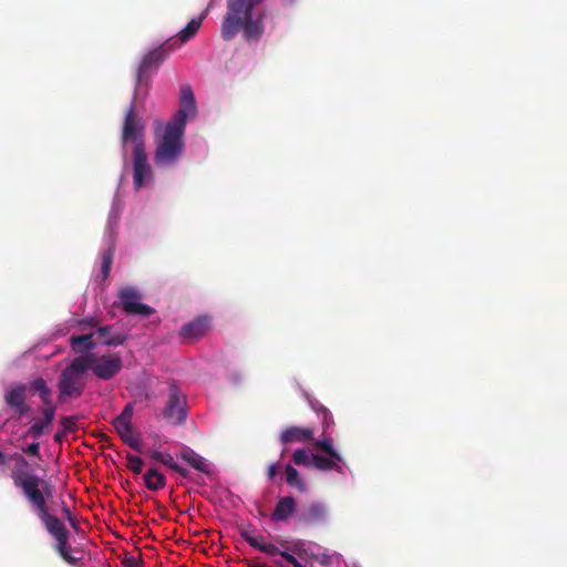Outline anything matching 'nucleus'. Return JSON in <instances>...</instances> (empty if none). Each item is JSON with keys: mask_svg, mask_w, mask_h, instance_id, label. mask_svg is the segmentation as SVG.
<instances>
[{"mask_svg": "<svg viewBox=\"0 0 567 567\" xmlns=\"http://www.w3.org/2000/svg\"><path fill=\"white\" fill-rule=\"evenodd\" d=\"M291 551L297 555L301 559H307L309 555V550L305 547V543L302 540H297L291 546Z\"/></svg>", "mask_w": 567, "mask_h": 567, "instance_id": "nucleus-35", "label": "nucleus"}, {"mask_svg": "<svg viewBox=\"0 0 567 567\" xmlns=\"http://www.w3.org/2000/svg\"><path fill=\"white\" fill-rule=\"evenodd\" d=\"M162 464H164L165 466L169 467L173 471L178 468V464L174 461V458L171 454H165V457H164Z\"/></svg>", "mask_w": 567, "mask_h": 567, "instance_id": "nucleus-40", "label": "nucleus"}, {"mask_svg": "<svg viewBox=\"0 0 567 567\" xmlns=\"http://www.w3.org/2000/svg\"><path fill=\"white\" fill-rule=\"evenodd\" d=\"M176 43V39L171 38L144 55L137 69L136 85L142 83L150 70L157 69L168 58Z\"/></svg>", "mask_w": 567, "mask_h": 567, "instance_id": "nucleus-6", "label": "nucleus"}, {"mask_svg": "<svg viewBox=\"0 0 567 567\" xmlns=\"http://www.w3.org/2000/svg\"><path fill=\"white\" fill-rule=\"evenodd\" d=\"M204 17H205V14L200 16L199 18L192 19L186 24V27L178 32V39L176 40L177 43L175 47L183 45L184 43L188 42L192 38H194L196 35V33L198 32V30L202 25Z\"/></svg>", "mask_w": 567, "mask_h": 567, "instance_id": "nucleus-23", "label": "nucleus"}, {"mask_svg": "<svg viewBox=\"0 0 567 567\" xmlns=\"http://www.w3.org/2000/svg\"><path fill=\"white\" fill-rule=\"evenodd\" d=\"M279 463H274V464H270L267 468V476L270 481H272L276 475L278 474V471H279Z\"/></svg>", "mask_w": 567, "mask_h": 567, "instance_id": "nucleus-41", "label": "nucleus"}, {"mask_svg": "<svg viewBox=\"0 0 567 567\" xmlns=\"http://www.w3.org/2000/svg\"><path fill=\"white\" fill-rule=\"evenodd\" d=\"M326 507L320 502H312L305 505L298 513L297 518L300 524L316 525L326 518Z\"/></svg>", "mask_w": 567, "mask_h": 567, "instance_id": "nucleus-14", "label": "nucleus"}, {"mask_svg": "<svg viewBox=\"0 0 567 567\" xmlns=\"http://www.w3.org/2000/svg\"><path fill=\"white\" fill-rule=\"evenodd\" d=\"M185 127L167 123L164 133L156 137L154 163L159 168L172 167L184 151L183 135Z\"/></svg>", "mask_w": 567, "mask_h": 567, "instance_id": "nucleus-2", "label": "nucleus"}, {"mask_svg": "<svg viewBox=\"0 0 567 567\" xmlns=\"http://www.w3.org/2000/svg\"><path fill=\"white\" fill-rule=\"evenodd\" d=\"M6 463V455L0 451V464Z\"/></svg>", "mask_w": 567, "mask_h": 567, "instance_id": "nucleus-50", "label": "nucleus"}, {"mask_svg": "<svg viewBox=\"0 0 567 567\" xmlns=\"http://www.w3.org/2000/svg\"><path fill=\"white\" fill-rule=\"evenodd\" d=\"M151 458L156 461V462H159V463H163V460L165 457V454L158 452V451H153L151 454H150Z\"/></svg>", "mask_w": 567, "mask_h": 567, "instance_id": "nucleus-45", "label": "nucleus"}, {"mask_svg": "<svg viewBox=\"0 0 567 567\" xmlns=\"http://www.w3.org/2000/svg\"><path fill=\"white\" fill-rule=\"evenodd\" d=\"M89 323H90V326H92V327L97 326V321H96L95 319H91V321H90Z\"/></svg>", "mask_w": 567, "mask_h": 567, "instance_id": "nucleus-52", "label": "nucleus"}, {"mask_svg": "<svg viewBox=\"0 0 567 567\" xmlns=\"http://www.w3.org/2000/svg\"><path fill=\"white\" fill-rule=\"evenodd\" d=\"M144 484L150 491H158L164 488L166 484L165 476L156 468H150L143 476Z\"/></svg>", "mask_w": 567, "mask_h": 567, "instance_id": "nucleus-24", "label": "nucleus"}, {"mask_svg": "<svg viewBox=\"0 0 567 567\" xmlns=\"http://www.w3.org/2000/svg\"><path fill=\"white\" fill-rule=\"evenodd\" d=\"M94 333H86L82 336H72L70 338L71 348L81 355L89 354L95 348Z\"/></svg>", "mask_w": 567, "mask_h": 567, "instance_id": "nucleus-19", "label": "nucleus"}, {"mask_svg": "<svg viewBox=\"0 0 567 567\" xmlns=\"http://www.w3.org/2000/svg\"><path fill=\"white\" fill-rule=\"evenodd\" d=\"M80 357L84 359L86 371L91 370L96 378L104 381L113 379L123 368V360L118 353L103 355L89 353Z\"/></svg>", "mask_w": 567, "mask_h": 567, "instance_id": "nucleus-5", "label": "nucleus"}, {"mask_svg": "<svg viewBox=\"0 0 567 567\" xmlns=\"http://www.w3.org/2000/svg\"><path fill=\"white\" fill-rule=\"evenodd\" d=\"M313 445L317 449H319L322 452H324L331 458H333L336 461H339V462L343 461L342 456L334 450L331 437H326V439H322V440H318V441L315 442Z\"/></svg>", "mask_w": 567, "mask_h": 567, "instance_id": "nucleus-28", "label": "nucleus"}, {"mask_svg": "<svg viewBox=\"0 0 567 567\" xmlns=\"http://www.w3.org/2000/svg\"><path fill=\"white\" fill-rule=\"evenodd\" d=\"M86 367L84 359L76 357L60 374L58 381L59 401L66 398H80L85 388L84 374Z\"/></svg>", "mask_w": 567, "mask_h": 567, "instance_id": "nucleus-4", "label": "nucleus"}, {"mask_svg": "<svg viewBox=\"0 0 567 567\" xmlns=\"http://www.w3.org/2000/svg\"><path fill=\"white\" fill-rule=\"evenodd\" d=\"M185 396L175 383L168 388V398L163 411L164 417L175 423H183L186 420Z\"/></svg>", "mask_w": 567, "mask_h": 567, "instance_id": "nucleus-10", "label": "nucleus"}, {"mask_svg": "<svg viewBox=\"0 0 567 567\" xmlns=\"http://www.w3.org/2000/svg\"><path fill=\"white\" fill-rule=\"evenodd\" d=\"M118 298L124 312L128 315H137L147 318L154 313V309L145 303H142L141 292L133 287H125L120 290Z\"/></svg>", "mask_w": 567, "mask_h": 567, "instance_id": "nucleus-9", "label": "nucleus"}, {"mask_svg": "<svg viewBox=\"0 0 567 567\" xmlns=\"http://www.w3.org/2000/svg\"><path fill=\"white\" fill-rule=\"evenodd\" d=\"M62 514L65 516V518L72 516V513L70 511V508L68 507V505L65 504V502L62 501Z\"/></svg>", "mask_w": 567, "mask_h": 567, "instance_id": "nucleus-46", "label": "nucleus"}, {"mask_svg": "<svg viewBox=\"0 0 567 567\" xmlns=\"http://www.w3.org/2000/svg\"><path fill=\"white\" fill-rule=\"evenodd\" d=\"M196 100L189 85H184L181 90L179 109L172 117L169 123L185 127L188 115L196 113Z\"/></svg>", "mask_w": 567, "mask_h": 567, "instance_id": "nucleus-11", "label": "nucleus"}, {"mask_svg": "<svg viewBox=\"0 0 567 567\" xmlns=\"http://www.w3.org/2000/svg\"><path fill=\"white\" fill-rule=\"evenodd\" d=\"M122 441L136 452H142L141 441L134 436L132 423L113 424Z\"/></svg>", "mask_w": 567, "mask_h": 567, "instance_id": "nucleus-20", "label": "nucleus"}, {"mask_svg": "<svg viewBox=\"0 0 567 567\" xmlns=\"http://www.w3.org/2000/svg\"><path fill=\"white\" fill-rule=\"evenodd\" d=\"M153 178L144 143L138 142L133 148V183L136 189L142 188Z\"/></svg>", "mask_w": 567, "mask_h": 567, "instance_id": "nucleus-8", "label": "nucleus"}, {"mask_svg": "<svg viewBox=\"0 0 567 567\" xmlns=\"http://www.w3.org/2000/svg\"><path fill=\"white\" fill-rule=\"evenodd\" d=\"M140 560H137L136 558L134 557H130V558H126L124 561H123V565L125 567H138L140 566Z\"/></svg>", "mask_w": 567, "mask_h": 567, "instance_id": "nucleus-43", "label": "nucleus"}, {"mask_svg": "<svg viewBox=\"0 0 567 567\" xmlns=\"http://www.w3.org/2000/svg\"><path fill=\"white\" fill-rule=\"evenodd\" d=\"M14 458H16V460L19 462V464H20V465H22V466H28V465H29L28 461H27L22 455H20V454H16V455H14Z\"/></svg>", "mask_w": 567, "mask_h": 567, "instance_id": "nucleus-48", "label": "nucleus"}, {"mask_svg": "<svg viewBox=\"0 0 567 567\" xmlns=\"http://www.w3.org/2000/svg\"><path fill=\"white\" fill-rule=\"evenodd\" d=\"M281 551L282 550H280L276 545H274L271 543L265 544V546H262V548H261V553H265L269 556L280 555Z\"/></svg>", "mask_w": 567, "mask_h": 567, "instance_id": "nucleus-37", "label": "nucleus"}, {"mask_svg": "<svg viewBox=\"0 0 567 567\" xmlns=\"http://www.w3.org/2000/svg\"><path fill=\"white\" fill-rule=\"evenodd\" d=\"M286 483L295 487L298 492L303 493L307 489L305 481L301 478L299 472L290 464L285 467Z\"/></svg>", "mask_w": 567, "mask_h": 567, "instance_id": "nucleus-26", "label": "nucleus"}, {"mask_svg": "<svg viewBox=\"0 0 567 567\" xmlns=\"http://www.w3.org/2000/svg\"><path fill=\"white\" fill-rule=\"evenodd\" d=\"M279 440L282 444L308 442L313 440V430L311 427L289 426L280 433Z\"/></svg>", "mask_w": 567, "mask_h": 567, "instance_id": "nucleus-15", "label": "nucleus"}, {"mask_svg": "<svg viewBox=\"0 0 567 567\" xmlns=\"http://www.w3.org/2000/svg\"><path fill=\"white\" fill-rule=\"evenodd\" d=\"M264 14H259L256 19L252 17L248 19L240 30H243L246 40H259L264 33Z\"/></svg>", "mask_w": 567, "mask_h": 567, "instance_id": "nucleus-18", "label": "nucleus"}, {"mask_svg": "<svg viewBox=\"0 0 567 567\" xmlns=\"http://www.w3.org/2000/svg\"><path fill=\"white\" fill-rule=\"evenodd\" d=\"M280 556L286 560L288 561L289 564H291L293 567H297L298 565H300L301 563L290 553L288 551H285L282 550L280 553Z\"/></svg>", "mask_w": 567, "mask_h": 567, "instance_id": "nucleus-39", "label": "nucleus"}, {"mask_svg": "<svg viewBox=\"0 0 567 567\" xmlns=\"http://www.w3.org/2000/svg\"><path fill=\"white\" fill-rule=\"evenodd\" d=\"M16 487L20 488L34 507L38 517L45 526L48 533L55 539V550L61 558L72 565L76 566L80 558L71 554L69 546L70 533L60 518L50 514L47 505V499L52 496L53 486L40 478L37 474L30 472L12 473L11 475Z\"/></svg>", "mask_w": 567, "mask_h": 567, "instance_id": "nucleus-1", "label": "nucleus"}, {"mask_svg": "<svg viewBox=\"0 0 567 567\" xmlns=\"http://www.w3.org/2000/svg\"><path fill=\"white\" fill-rule=\"evenodd\" d=\"M23 452L31 456H39L40 455V445L37 442L31 443L27 447L23 449Z\"/></svg>", "mask_w": 567, "mask_h": 567, "instance_id": "nucleus-38", "label": "nucleus"}, {"mask_svg": "<svg viewBox=\"0 0 567 567\" xmlns=\"http://www.w3.org/2000/svg\"><path fill=\"white\" fill-rule=\"evenodd\" d=\"M30 390L38 394L44 406L53 405L52 403V390L48 386L47 382L42 378L34 379L30 385Z\"/></svg>", "mask_w": 567, "mask_h": 567, "instance_id": "nucleus-22", "label": "nucleus"}, {"mask_svg": "<svg viewBox=\"0 0 567 567\" xmlns=\"http://www.w3.org/2000/svg\"><path fill=\"white\" fill-rule=\"evenodd\" d=\"M111 330V326H104L99 328L95 334L103 339L105 346H122L126 341V337L124 334L110 336Z\"/></svg>", "mask_w": 567, "mask_h": 567, "instance_id": "nucleus-27", "label": "nucleus"}, {"mask_svg": "<svg viewBox=\"0 0 567 567\" xmlns=\"http://www.w3.org/2000/svg\"><path fill=\"white\" fill-rule=\"evenodd\" d=\"M297 511V503L292 496L280 497L271 513L272 522H286Z\"/></svg>", "mask_w": 567, "mask_h": 567, "instance_id": "nucleus-16", "label": "nucleus"}, {"mask_svg": "<svg viewBox=\"0 0 567 567\" xmlns=\"http://www.w3.org/2000/svg\"><path fill=\"white\" fill-rule=\"evenodd\" d=\"M109 436L106 434L101 435V442L107 441Z\"/></svg>", "mask_w": 567, "mask_h": 567, "instance_id": "nucleus-53", "label": "nucleus"}, {"mask_svg": "<svg viewBox=\"0 0 567 567\" xmlns=\"http://www.w3.org/2000/svg\"><path fill=\"white\" fill-rule=\"evenodd\" d=\"M261 0H227V12L224 17L220 35L225 41L235 38L240 25L252 17L254 8Z\"/></svg>", "mask_w": 567, "mask_h": 567, "instance_id": "nucleus-3", "label": "nucleus"}, {"mask_svg": "<svg viewBox=\"0 0 567 567\" xmlns=\"http://www.w3.org/2000/svg\"><path fill=\"white\" fill-rule=\"evenodd\" d=\"M27 391L28 385L24 383H17L4 389V404L17 419H21L30 411V406L27 403Z\"/></svg>", "mask_w": 567, "mask_h": 567, "instance_id": "nucleus-7", "label": "nucleus"}, {"mask_svg": "<svg viewBox=\"0 0 567 567\" xmlns=\"http://www.w3.org/2000/svg\"><path fill=\"white\" fill-rule=\"evenodd\" d=\"M179 457L185 461L189 466L193 468L202 472V473H208V466L206 464V461L203 456L198 455L194 450L185 446Z\"/></svg>", "mask_w": 567, "mask_h": 567, "instance_id": "nucleus-21", "label": "nucleus"}, {"mask_svg": "<svg viewBox=\"0 0 567 567\" xmlns=\"http://www.w3.org/2000/svg\"><path fill=\"white\" fill-rule=\"evenodd\" d=\"M66 519L69 520L70 525H71L74 529H76V528H78V520H76V518H75L73 515H72V516H70V517H68Z\"/></svg>", "mask_w": 567, "mask_h": 567, "instance_id": "nucleus-49", "label": "nucleus"}, {"mask_svg": "<svg viewBox=\"0 0 567 567\" xmlns=\"http://www.w3.org/2000/svg\"><path fill=\"white\" fill-rule=\"evenodd\" d=\"M316 560L323 566H328L330 564V556L327 554H319V556H316Z\"/></svg>", "mask_w": 567, "mask_h": 567, "instance_id": "nucleus-42", "label": "nucleus"}, {"mask_svg": "<svg viewBox=\"0 0 567 567\" xmlns=\"http://www.w3.org/2000/svg\"><path fill=\"white\" fill-rule=\"evenodd\" d=\"M54 414H55L54 405L44 406V409L42 410L43 419L39 422H35L34 424H32L30 426V429L28 431V435L34 440L40 439L42 436V434L44 433V429L48 427L49 425H51V423L53 422Z\"/></svg>", "mask_w": 567, "mask_h": 567, "instance_id": "nucleus-17", "label": "nucleus"}, {"mask_svg": "<svg viewBox=\"0 0 567 567\" xmlns=\"http://www.w3.org/2000/svg\"><path fill=\"white\" fill-rule=\"evenodd\" d=\"M252 567H268V566H266V565H260V564H259V565H255V566H252Z\"/></svg>", "mask_w": 567, "mask_h": 567, "instance_id": "nucleus-54", "label": "nucleus"}, {"mask_svg": "<svg viewBox=\"0 0 567 567\" xmlns=\"http://www.w3.org/2000/svg\"><path fill=\"white\" fill-rule=\"evenodd\" d=\"M112 260H113L112 251L111 250L105 251L103 255V258H102V267H101L102 279H106L109 277L110 271H111Z\"/></svg>", "mask_w": 567, "mask_h": 567, "instance_id": "nucleus-33", "label": "nucleus"}, {"mask_svg": "<svg viewBox=\"0 0 567 567\" xmlns=\"http://www.w3.org/2000/svg\"><path fill=\"white\" fill-rule=\"evenodd\" d=\"M68 435L66 432H64L62 429L59 430L55 434H54V442L56 443H62V441L65 439V436Z\"/></svg>", "mask_w": 567, "mask_h": 567, "instance_id": "nucleus-44", "label": "nucleus"}, {"mask_svg": "<svg viewBox=\"0 0 567 567\" xmlns=\"http://www.w3.org/2000/svg\"><path fill=\"white\" fill-rule=\"evenodd\" d=\"M292 461L296 465L312 467L313 454L309 455L305 449H298L292 454Z\"/></svg>", "mask_w": 567, "mask_h": 567, "instance_id": "nucleus-29", "label": "nucleus"}, {"mask_svg": "<svg viewBox=\"0 0 567 567\" xmlns=\"http://www.w3.org/2000/svg\"><path fill=\"white\" fill-rule=\"evenodd\" d=\"M297 567H305L302 564L298 565Z\"/></svg>", "mask_w": 567, "mask_h": 567, "instance_id": "nucleus-55", "label": "nucleus"}, {"mask_svg": "<svg viewBox=\"0 0 567 567\" xmlns=\"http://www.w3.org/2000/svg\"><path fill=\"white\" fill-rule=\"evenodd\" d=\"M174 472L178 473L183 477H188L189 475V472L181 465H178V468H176Z\"/></svg>", "mask_w": 567, "mask_h": 567, "instance_id": "nucleus-47", "label": "nucleus"}, {"mask_svg": "<svg viewBox=\"0 0 567 567\" xmlns=\"http://www.w3.org/2000/svg\"><path fill=\"white\" fill-rule=\"evenodd\" d=\"M133 417V404L127 403L120 415L113 420V424L131 423Z\"/></svg>", "mask_w": 567, "mask_h": 567, "instance_id": "nucleus-32", "label": "nucleus"}, {"mask_svg": "<svg viewBox=\"0 0 567 567\" xmlns=\"http://www.w3.org/2000/svg\"><path fill=\"white\" fill-rule=\"evenodd\" d=\"M76 423H78V416H75V415L62 416L60 420L62 430L66 433L74 432L76 430Z\"/></svg>", "mask_w": 567, "mask_h": 567, "instance_id": "nucleus-34", "label": "nucleus"}, {"mask_svg": "<svg viewBox=\"0 0 567 567\" xmlns=\"http://www.w3.org/2000/svg\"><path fill=\"white\" fill-rule=\"evenodd\" d=\"M210 321L207 316L198 317L190 322L185 323L179 331V336L188 341H194L203 336L209 330Z\"/></svg>", "mask_w": 567, "mask_h": 567, "instance_id": "nucleus-13", "label": "nucleus"}, {"mask_svg": "<svg viewBox=\"0 0 567 567\" xmlns=\"http://www.w3.org/2000/svg\"><path fill=\"white\" fill-rule=\"evenodd\" d=\"M127 467L135 474H141L144 466V461L140 456L133 454L126 455Z\"/></svg>", "mask_w": 567, "mask_h": 567, "instance_id": "nucleus-31", "label": "nucleus"}, {"mask_svg": "<svg viewBox=\"0 0 567 567\" xmlns=\"http://www.w3.org/2000/svg\"><path fill=\"white\" fill-rule=\"evenodd\" d=\"M135 102L133 101L131 103L130 109L127 110L125 117H124V124H123V131H122V141L123 143H126L128 141H132L134 145H136L138 142L142 141V134H143V125L141 123V120L137 117L135 110Z\"/></svg>", "mask_w": 567, "mask_h": 567, "instance_id": "nucleus-12", "label": "nucleus"}, {"mask_svg": "<svg viewBox=\"0 0 567 567\" xmlns=\"http://www.w3.org/2000/svg\"><path fill=\"white\" fill-rule=\"evenodd\" d=\"M240 536L251 547H254L260 551H261L262 546H265V544H267L262 536H255L250 530H247V529L240 530Z\"/></svg>", "mask_w": 567, "mask_h": 567, "instance_id": "nucleus-30", "label": "nucleus"}, {"mask_svg": "<svg viewBox=\"0 0 567 567\" xmlns=\"http://www.w3.org/2000/svg\"><path fill=\"white\" fill-rule=\"evenodd\" d=\"M319 412L322 414V422L324 427H329L331 424H333L332 414L327 408L321 405Z\"/></svg>", "mask_w": 567, "mask_h": 567, "instance_id": "nucleus-36", "label": "nucleus"}, {"mask_svg": "<svg viewBox=\"0 0 567 567\" xmlns=\"http://www.w3.org/2000/svg\"><path fill=\"white\" fill-rule=\"evenodd\" d=\"M316 556H319V554L309 553L308 558L316 560Z\"/></svg>", "mask_w": 567, "mask_h": 567, "instance_id": "nucleus-51", "label": "nucleus"}, {"mask_svg": "<svg viewBox=\"0 0 567 567\" xmlns=\"http://www.w3.org/2000/svg\"><path fill=\"white\" fill-rule=\"evenodd\" d=\"M339 461L331 458L330 456H322L319 454H313L312 467L321 471H337L338 473H342V467L338 464Z\"/></svg>", "mask_w": 567, "mask_h": 567, "instance_id": "nucleus-25", "label": "nucleus"}]
</instances>
